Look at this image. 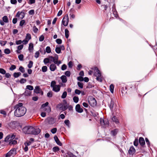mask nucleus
<instances>
[{"mask_svg": "<svg viewBox=\"0 0 157 157\" xmlns=\"http://www.w3.org/2000/svg\"><path fill=\"white\" fill-rule=\"evenodd\" d=\"M23 104L19 103L16 105L14 107L15 109L14 112V115L17 117H21L24 116L26 112V108L23 106Z\"/></svg>", "mask_w": 157, "mask_h": 157, "instance_id": "nucleus-1", "label": "nucleus"}, {"mask_svg": "<svg viewBox=\"0 0 157 157\" xmlns=\"http://www.w3.org/2000/svg\"><path fill=\"white\" fill-rule=\"evenodd\" d=\"M92 69L94 70V71H95L94 74L95 76L96 77L97 80L100 82H102V79L101 77V74L98 68L96 67H95L92 68Z\"/></svg>", "mask_w": 157, "mask_h": 157, "instance_id": "nucleus-2", "label": "nucleus"}, {"mask_svg": "<svg viewBox=\"0 0 157 157\" xmlns=\"http://www.w3.org/2000/svg\"><path fill=\"white\" fill-rule=\"evenodd\" d=\"M88 102L91 106L94 107L97 104L95 99L92 96L89 97L88 98Z\"/></svg>", "mask_w": 157, "mask_h": 157, "instance_id": "nucleus-3", "label": "nucleus"}, {"mask_svg": "<svg viewBox=\"0 0 157 157\" xmlns=\"http://www.w3.org/2000/svg\"><path fill=\"white\" fill-rule=\"evenodd\" d=\"M33 126H26L24 127L22 129L23 132L27 134H31Z\"/></svg>", "mask_w": 157, "mask_h": 157, "instance_id": "nucleus-4", "label": "nucleus"}, {"mask_svg": "<svg viewBox=\"0 0 157 157\" xmlns=\"http://www.w3.org/2000/svg\"><path fill=\"white\" fill-rule=\"evenodd\" d=\"M16 153V149L15 148H13L6 154L5 157H10L11 156H14Z\"/></svg>", "mask_w": 157, "mask_h": 157, "instance_id": "nucleus-5", "label": "nucleus"}, {"mask_svg": "<svg viewBox=\"0 0 157 157\" xmlns=\"http://www.w3.org/2000/svg\"><path fill=\"white\" fill-rule=\"evenodd\" d=\"M40 132L41 130L39 128H34L33 127L31 135H37L40 133Z\"/></svg>", "mask_w": 157, "mask_h": 157, "instance_id": "nucleus-6", "label": "nucleus"}, {"mask_svg": "<svg viewBox=\"0 0 157 157\" xmlns=\"http://www.w3.org/2000/svg\"><path fill=\"white\" fill-rule=\"evenodd\" d=\"M69 17L67 14L65 15L62 20V24L65 26L67 25L69 22Z\"/></svg>", "mask_w": 157, "mask_h": 157, "instance_id": "nucleus-7", "label": "nucleus"}, {"mask_svg": "<svg viewBox=\"0 0 157 157\" xmlns=\"http://www.w3.org/2000/svg\"><path fill=\"white\" fill-rule=\"evenodd\" d=\"M46 120L47 123L49 124H52L55 122V120L52 117H48Z\"/></svg>", "mask_w": 157, "mask_h": 157, "instance_id": "nucleus-8", "label": "nucleus"}, {"mask_svg": "<svg viewBox=\"0 0 157 157\" xmlns=\"http://www.w3.org/2000/svg\"><path fill=\"white\" fill-rule=\"evenodd\" d=\"M34 92L36 94L41 93V95L43 94V91L41 90L40 86H36L35 87V89L34 90Z\"/></svg>", "mask_w": 157, "mask_h": 157, "instance_id": "nucleus-9", "label": "nucleus"}, {"mask_svg": "<svg viewBox=\"0 0 157 157\" xmlns=\"http://www.w3.org/2000/svg\"><path fill=\"white\" fill-rule=\"evenodd\" d=\"M112 12H113V13L114 16L116 18H117V17H119L117 13V12L115 6V5L114 4H113L112 6Z\"/></svg>", "mask_w": 157, "mask_h": 157, "instance_id": "nucleus-10", "label": "nucleus"}, {"mask_svg": "<svg viewBox=\"0 0 157 157\" xmlns=\"http://www.w3.org/2000/svg\"><path fill=\"white\" fill-rule=\"evenodd\" d=\"M136 152V150L133 146L130 147L128 150L129 154L133 155Z\"/></svg>", "mask_w": 157, "mask_h": 157, "instance_id": "nucleus-11", "label": "nucleus"}, {"mask_svg": "<svg viewBox=\"0 0 157 157\" xmlns=\"http://www.w3.org/2000/svg\"><path fill=\"white\" fill-rule=\"evenodd\" d=\"M75 110L78 113H82L83 112V109L81 108L80 105L79 104L76 105Z\"/></svg>", "mask_w": 157, "mask_h": 157, "instance_id": "nucleus-12", "label": "nucleus"}, {"mask_svg": "<svg viewBox=\"0 0 157 157\" xmlns=\"http://www.w3.org/2000/svg\"><path fill=\"white\" fill-rule=\"evenodd\" d=\"M64 157H77V156L73 154L70 151H68L64 155Z\"/></svg>", "mask_w": 157, "mask_h": 157, "instance_id": "nucleus-13", "label": "nucleus"}, {"mask_svg": "<svg viewBox=\"0 0 157 157\" xmlns=\"http://www.w3.org/2000/svg\"><path fill=\"white\" fill-rule=\"evenodd\" d=\"M54 139L57 145L59 146H62V143L60 141L58 137L56 136H54Z\"/></svg>", "mask_w": 157, "mask_h": 157, "instance_id": "nucleus-14", "label": "nucleus"}, {"mask_svg": "<svg viewBox=\"0 0 157 157\" xmlns=\"http://www.w3.org/2000/svg\"><path fill=\"white\" fill-rule=\"evenodd\" d=\"M61 86L60 85H56L55 86L53 87L52 90L56 92H59L60 90Z\"/></svg>", "mask_w": 157, "mask_h": 157, "instance_id": "nucleus-15", "label": "nucleus"}, {"mask_svg": "<svg viewBox=\"0 0 157 157\" xmlns=\"http://www.w3.org/2000/svg\"><path fill=\"white\" fill-rule=\"evenodd\" d=\"M49 69L51 71H54L56 69L57 67L55 63H52L50 65Z\"/></svg>", "mask_w": 157, "mask_h": 157, "instance_id": "nucleus-16", "label": "nucleus"}, {"mask_svg": "<svg viewBox=\"0 0 157 157\" xmlns=\"http://www.w3.org/2000/svg\"><path fill=\"white\" fill-rule=\"evenodd\" d=\"M139 143L140 145L143 146L145 144V142L144 138L142 137H140L139 138Z\"/></svg>", "mask_w": 157, "mask_h": 157, "instance_id": "nucleus-17", "label": "nucleus"}, {"mask_svg": "<svg viewBox=\"0 0 157 157\" xmlns=\"http://www.w3.org/2000/svg\"><path fill=\"white\" fill-rule=\"evenodd\" d=\"M114 100L113 99H111V101L109 104V107L111 110H112L113 109L114 104Z\"/></svg>", "mask_w": 157, "mask_h": 157, "instance_id": "nucleus-18", "label": "nucleus"}, {"mask_svg": "<svg viewBox=\"0 0 157 157\" xmlns=\"http://www.w3.org/2000/svg\"><path fill=\"white\" fill-rule=\"evenodd\" d=\"M118 131H119L118 129L117 128H116V129H113V130H112L111 131L110 133L112 136H115L117 134Z\"/></svg>", "mask_w": 157, "mask_h": 157, "instance_id": "nucleus-19", "label": "nucleus"}, {"mask_svg": "<svg viewBox=\"0 0 157 157\" xmlns=\"http://www.w3.org/2000/svg\"><path fill=\"white\" fill-rule=\"evenodd\" d=\"M60 79L62 80L63 83H66L67 81V77L65 75H63L60 77Z\"/></svg>", "mask_w": 157, "mask_h": 157, "instance_id": "nucleus-20", "label": "nucleus"}, {"mask_svg": "<svg viewBox=\"0 0 157 157\" xmlns=\"http://www.w3.org/2000/svg\"><path fill=\"white\" fill-rule=\"evenodd\" d=\"M16 140H10V142L9 143V144L10 145H14L17 144V142Z\"/></svg>", "mask_w": 157, "mask_h": 157, "instance_id": "nucleus-21", "label": "nucleus"}, {"mask_svg": "<svg viewBox=\"0 0 157 157\" xmlns=\"http://www.w3.org/2000/svg\"><path fill=\"white\" fill-rule=\"evenodd\" d=\"M29 50L30 52H33V45L32 43H30L29 44Z\"/></svg>", "mask_w": 157, "mask_h": 157, "instance_id": "nucleus-22", "label": "nucleus"}, {"mask_svg": "<svg viewBox=\"0 0 157 157\" xmlns=\"http://www.w3.org/2000/svg\"><path fill=\"white\" fill-rule=\"evenodd\" d=\"M112 120L113 122H115L117 124L119 123L118 119L115 116H113L112 118Z\"/></svg>", "mask_w": 157, "mask_h": 157, "instance_id": "nucleus-23", "label": "nucleus"}, {"mask_svg": "<svg viewBox=\"0 0 157 157\" xmlns=\"http://www.w3.org/2000/svg\"><path fill=\"white\" fill-rule=\"evenodd\" d=\"M32 92L29 90H25L23 94L25 96H30L31 95Z\"/></svg>", "mask_w": 157, "mask_h": 157, "instance_id": "nucleus-24", "label": "nucleus"}, {"mask_svg": "<svg viewBox=\"0 0 157 157\" xmlns=\"http://www.w3.org/2000/svg\"><path fill=\"white\" fill-rule=\"evenodd\" d=\"M9 135H10V140H14V139H15V140L17 139V138H16L15 135L13 134H10Z\"/></svg>", "mask_w": 157, "mask_h": 157, "instance_id": "nucleus-25", "label": "nucleus"}, {"mask_svg": "<svg viewBox=\"0 0 157 157\" xmlns=\"http://www.w3.org/2000/svg\"><path fill=\"white\" fill-rule=\"evenodd\" d=\"M65 36L66 38L67 39L69 35V31L67 29H66L65 30Z\"/></svg>", "mask_w": 157, "mask_h": 157, "instance_id": "nucleus-26", "label": "nucleus"}, {"mask_svg": "<svg viewBox=\"0 0 157 157\" xmlns=\"http://www.w3.org/2000/svg\"><path fill=\"white\" fill-rule=\"evenodd\" d=\"M73 100L74 102L75 103H77L79 101L78 97L77 96H75L73 97Z\"/></svg>", "mask_w": 157, "mask_h": 157, "instance_id": "nucleus-27", "label": "nucleus"}, {"mask_svg": "<svg viewBox=\"0 0 157 157\" xmlns=\"http://www.w3.org/2000/svg\"><path fill=\"white\" fill-rule=\"evenodd\" d=\"M21 74V73L20 72H15L13 73V75L15 78H17Z\"/></svg>", "mask_w": 157, "mask_h": 157, "instance_id": "nucleus-28", "label": "nucleus"}, {"mask_svg": "<svg viewBox=\"0 0 157 157\" xmlns=\"http://www.w3.org/2000/svg\"><path fill=\"white\" fill-rule=\"evenodd\" d=\"M59 150V148L58 147L56 146L52 148L53 151L54 152H56Z\"/></svg>", "mask_w": 157, "mask_h": 157, "instance_id": "nucleus-29", "label": "nucleus"}, {"mask_svg": "<svg viewBox=\"0 0 157 157\" xmlns=\"http://www.w3.org/2000/svg\"><path fill=\"white\" fill-rule=\"evenodd\" d=\"M64 122L65 124L67 126V127L68 128H69L70 127V121L69 120H65L64 121Z\"/></svg>", "mask_w": 157, "mask_h": 157, "instance_id": "nucleus-30", "label": "nucleus"}, {"mask_svg": "<svg viewBox=\"0 0 157 157\" xmlns=\"http://www.w3.org/2000/svg\"><path fill=\"white\" fill-rule=\"evenodd\" d=\"M25 10H22L20 13V15L21 16V18L22 19L25 16Z\"/></svg>", "mask_w": 157, "mask_h": 157, "instance_id": "nucleus-31", "label": "nucleus"}, {"mask_svg": "<svg viewBox=\"0 0 157 157\" xmlns=\"http://www.w3.org/2000/svg\"><path fill=\"white\" fill-rule=\"evenodd\" d=\"M56 52L58 54H59L61 53V48L59 47H57V46L55 49Z\"/></svg>", "mask_w": 157, "mask_h": 157, "instance_id": "nucleus-32", "label": "nucleus"}, {"mask_svg": "<svg viewBox=\"0 0 157 157\" xmlns=\"http://www.w3.org/2000/svg\"><path fill=\"white\" fill-rule=\"evenodd\" d=\"M10 135H7L4 139V141L6 142H9L10 141Z\"/></svg>", "mask_w": 157, "mask_h": 157, "instance_id": "nucleus-33", "label": "nucleus"}, {"mask_svg": "<svg viewBox=\"0 0 157 157\" xmlns=\"http://www.w3.org/2000/svg\"><path fill=\"white\" fill-rule=\"evenodd\" d=\"M33 64V62L32 61H29V63L27 65V67L29 68H30L32 67Z\"/></svg>", "mask_w": 157, "mask_h": 157, "instance_id": "nucleus-34", "label": "nucleus"}, {"mask_svg": "<svg viewBox=\"0 0 157 157\" xmlns=\"http://www.w3.org/2000/svg\"><path fill=\"white\" fill-rule=\"evenodd\" d=\"M2 20L5 23H7L8 22V17L6 16H5L2 17Z\"/></svg>", "mask_w": 157, "mask_h": 157, "instance_id": "nucleus-35", "label": "nucleus"}, {"mask_svg": "<svg viewBox=\"0 0 157 157\" xmlns=\"http://www.w3.org/2000/svg\"><path fill=\"white\" fill-rule=\"evenodd\" d=\"M46 52L48 53H50L51 52V49L49 46H47L46 48Z\"/></svg>", "mask_w": 157, "mask_h": 157, "instance_id": "nucleus-36", "label": "nucleus"}, {"mask_svg": "<svg viewBox=\"0 0 157 157\" xmlns=\"http://www.w3.org/2000/svg\"><path fill=\"white\" fill-rule=\"evenodd\" d=\"M49 61V59L48 58H47L44 59L43 62L45 64H46L48 63H50Z\"/></svg>", "mask_w": 157, "mask_h": 157, "instance_id": "nucleus-37", "label": "nucleus"}, {"mask_svg": "<svg viewBox=\"0 0 157 157\" xmlns=\"http://www.w3.org/2000/svg\"><path fill=\"white\" fill-rule=\"evenodd\" d=\"M42 71L43 72H45L47 71L48 68L46 66H43L41 68Z\"/></svg>", "mask_w": 157, "mask_h": 157, "instance_id": "nucleus-38", "label": "nucleus"}, {"mask_svg": "<svg viewBox=\"0 0 157 157\" xmlns=\"http://www.w3.org/2000/svg\"><path fill=\"white\" fill-rule=\"evenodd\" d=\"M48 102H46L45 103L42 104L41 106V107L42 108H44L45 107H47L48 106Z\"/></svg>", "mask_w": 157, "mask_h": 157, "instance_id": "nucleus-39", "label": "nucleus"}, {"mask_svg": "<svg viewBox=\"0 0 157 157\" xmlns=\"http://www.w3.org/2000/svg\"><path fill=\"white\" fill-rule=\"evenodd\" d=\"M67 92L66 91H64L63 93L61 96V98L62 99L65 98L67 97Z\"/></svg>", "mask_w": 157, "mask_h": 157, "instance_id": "nucleus-40", "label": "nucleus"}, {"mask_svg": "<svg viewBox=\"0 0 157 157\" xmlns=\"http://www.w3.org/2000/svg\"><path fill=\"white\" fill-rule=\"evenodd\" d=\"M26 89L29 90V91H31L33 89V87L31 85H27L26 86Z\"/></svg>", "mask_w": 157, "mask_h": 157, "instance_id": "nucleus-41", "label": "nucleus"}, {"mask_svg": "<svg viewBox=\"0 0 157 157\" xmlns=\"http://www.w3.org/2000/svg\"><path fill=\"white\" fill-rule=\"evenodd\" d=\"M114 86L113 84H111L109 86L110 90L111 93H113L114 90Z\"/></svg>", "mask_w": 157, "mask_h": 157, "instance_id": "nucleus-42", "label": "nucleus"}, {"mask_svg": "<svg viewBox=\"0 0 157 157\" xmlns=\"http://www.w3.org/2000/svg\"><path fill=\"white\" fill-rule=\"evenodd\" d=\"M127 90V87L126 86H125L124 87H123L121 89V91L122 93L123 94L124 93L125 94V93H127V91H125L124 90Z\"/></svg>", "mask_w": 157, "mask_h": 157, "instance_id": "nucleus-43", "label": "nucleus"}, {"mask_svg": "<svg viewBox=\"0 0 157 157\" xmlns=\"http://www.w3.org/2000/svg\"><path fill=\"white\" fill-rule=\"evenodd\" d=\"M19 70L22 73L25 72V71L24 68L22 66L19 67Z\"/></svg>", "mask_w": 157, "mask_h": 157, "instance_id": "nucleus-44", "label": "nucleus"}, {"mask_svg": "<svg viewBox=\"0 0 157 157\" xmlns=\"http://www.w3.org/2000/svg\"><path fill=\"white\" fill-rule=\"evenodd\" d=\"M56 82L55 81L53 80L52 81L51 83V87L53 88V87L55 86L56 85Z\"/></svg>", "mask_w": 157, "mask_h": 157, "instance_id": "nucleus-45", "label": "nucleus"}, {"mask_svg": "<svg viewBox=\"0 0 157 157\" xmlns=\"http://www.w3.org/2000/svg\"><path fill=\"white\" fill-rule=\"evenodd\" d=\"M18 58L21 61H23L24 59V56L22 54H20L18 56Z\"/></svg>", "mask_w": 157, "mask_h": 157, "instance_id": "nucleus-46", "label": "nucleus"}, {"mask_svg": "<svg viewBox=\"0 0 157 157\" xmlns=\"http://www.w3.org/2000/svg\"><path fill=\"white\" fill-rule=\"evenodd\" d=\"M64 74L65 75V76L69 77L71 75V73L70 71H67L65 72Z\"/></svg>", "mask_w": 157, "mask_h": 157, "instance_id": "nucleus-47", "label": "nucleus"}, {"mask_svg": "<svg viewBox=\"0 0 157 157\" xmlns=\"http://www.w3.org/2000/svg\"><path fill=\"white\" fill-rule=\"evenodd\" d=\"M4 52L5 54H8L10 53L11 52L9 49L6 48L4 49Z\"/></svg>", "mask_w": 157, "mask_h": 157, "instance_id": "nucleus-48", "label": "nucleus"}, {"mask_svg": "<svg viewBox=\"0 0 157 157\" xmlns=\"http://www.w3.org/2000/svg\"><path fill=\"white\" fill-rule=\"evenodd\" d=\"M52 92L51 91H49L47 94V96L48 97L50 98L52 97Z\"/></svg>", "mask_w": 157, "mask_h": 157, "instance_id": "nucleus-49", "label": "nucleus"}, {"mask_svg": "<svg viewBox=\"0 0 157 157\" xmlns=\"http://www.w3.org/2000/svg\"><path fill=\"white\" fill-rule=\"evenodd\" d=\"M63 105L61 104H59L57 105V107L59 108L60 110H63Z\"/></svg>", "mask_w": 157, "mask_h": 157, "instance_id": "nucleus-50", "label": "nucleus"}, {"mask_svg": "<svg viewBox=\"0 0 157 157\" xmlns=\"http://www.w3.org/2000/svg\"><path fill=\"white\" fill-rule=\"evenodd\" d=\"M26 80L25 79V78H21L20 80H19V82L21 83V84H24V83H25L26 82Z\"/></svg>", "mask_w": 157, "mask_h": 157, "instance_id": "nucleus-51", "label": "nucleus"}, {"mask_svg": "<svg viewBox=\"0 0 157 157\" xmlns=\"http://www.w3.org/2000/svg\"><path fill=\"white\" fill-rule=\"evenodd\" d=\"M77 84L78 85V86L81 89L83 88V83L80 82H78L77 83Z\"/></svg>", "mask_w": 157, "mask_h": 157, "instance_id": "nucleus-52", "label": "nucleus"}, {"mask_svg": "<svg viewBox=\"0 0 157 157\" xmlns=\"http://www.w3.org/2000/svg\"><path fill=\"white\" fill-rule=\"evenodd\" d=\"M31 35L29 33H27L26 34V39L27 40L29 41V40L31 39Z\"/></svg>", "mask_w": 157, "mask_h": 157, "instance_id": "nucleus-53", "label": "nucleus"}, {"mask_svg": "<svg viewBox=\"0 0 157 157\" xmlns=\"http://www.w3.org/2000/svg\"><path fill=\"white\" fill-rule=\"evenodd\" d=\"M133 144L135 146H137L138 145V140L137 139H135L133 142Z\"/></svg>", "mask_w": 157, "mask_h": 157, "instance_id": "nucleus-54", "label": "nucleus"}, {"mask_svg": "<svg viewBox=\"0 0 157 157\" xmlns=\"http://www.w3.org/2000/svg\"><path fill=\"white\" fill-rule=\"evenodd\" d=\"M58 56L56 54H55V56L54 57V59L53 60V62L54 63V61H57L58 60Z\"/></svg>", "mask_w": 157, "mask_h": 157, "instance_id": "nucleus-55", "label": "nucleus"}, {"mask_svg": "<svg viewBox=\"0 0 157 157\" xmlns=\"http://www.w3.org/2000/svg\"><path fill=\"white\" fill-rule=\"evenodd\" d=\"M16 68V66L14 65H12L9 68V70L11 71H13Z\"/></svg>", "mask_w": 157, "mask_h": 157, "instance_id": "nucleus-56", "label": "nucleus"}, {"mask_svg": "<svg viewBox=\"0 0 157 157\" xmlns=\"http://www.w3.org/2000/svg\"><path fill=\"white\" fill-rule=\"evenodd\" d=\"M0 73L4 75L6 73V71L4 69L0 68Z\"/></svg>", "mask_w": 157, "mask_h": 157, "instance_id": "nucleus-57", "label": "nucleus"}, {"mask_svg": "<svg viewBox=\"0 0 157 157\" xmlns=\"http://www.w3.org/2000/svg\"><path fill=\"white\" fill-rule=\"evenodd\" d=\"M33 31L35 33H37L38 31V29L35 26L33 27Z\"/></svg>", "mask_w": 157, "mask_h": 157, "instance_id": "nucleus-58", "label": "nucleus"}, {"mask_svg": "<svg viewBox=\"0 0 157 157\" xmlns=\"http://www.w3.org/2000/svg\"><path fill=\"white\" fill-rule=\"evenodd\" d=\"M57 129L56 128H53L51 130V132L53 134H55L56 133V132H57Z\"/></svg>", "mask_w": 157, "mask_h": 157, "instance_id": "nucleus-59", "label": "nucleus"}, {"mask_svg": "<svg viewBox=\"0 0 157 157\" xmlns=\"http://www.w3.org/2000/svg\"><path fill=\"white\" fill-rule=\"evenodd\" d=\"M145 141L146 143V144L148 147H150V142L149 141V140L147 138H146L145 139Z\"/></svg>", "mask_w": 157, "mask_h": 157, "instance_id": "nucleus-60", "label": "nucleus"}, {"mask_svg": "<svg viewBox=\"0 0 157 157\" xmlns=\"http://www.w3.org/2000/svg\"><path fill=\"white\" fill-rule=\"evenodd\" d=\"M67 68V66L65 64H63L62 65L61 67V69L62 71H64Z\"/></svg>", "mask_w": 157, "mask_h": 157, "instance_id": "nucleus-61", "label": "nucleus"}, {"mask_svg": "<svg viewBox=\"0 0 157 157\" xmlns=\"http://www.w3.org/2000/svg\"><path fill=\"white\" fill-rule=\"evenodd\" d=\"M25 20H22L20 22L19 25L21 26H22L25 23Z\"/></svg>", "mask_w": 157, "mask_h": 157, "instance_id": "nucleus-62", "label": "nucleus"}, {"mask_svg": "<svg viewBox=\"0 0 157 157\" xmlns=\"http://www.w3.org/2000/svg\"><path fill=\"white\" fill-rule=\"evenodd\" d=\"M44 36L43 35H41L39 38V40L40 42H42L44 40Z\"/></svg>", "mask_w": 157, "mask_h": 157, "instance_id": "nucleus-63", "label": "nucleus"}, {"mask_svg": "<svg viewBox=\"0 0 157 157\" xmlns=\"http://www.w3.org/2000/svg\"><path fill=\"white\" fill-rule=\"evenodd\" d=\"M56 42L58 44H60L62 43V40L60 39H57L56 40Z\"/></svg>", "mask_w": 157, "mask_h": 157, "instance_id": "nucleus-64", "label": "nucleus"}]
</instances>
